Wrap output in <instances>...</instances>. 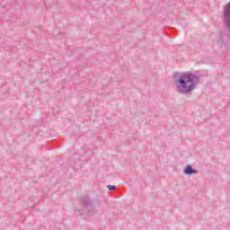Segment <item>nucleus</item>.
<instances>
[{"instance_id":"f257e3e1","label":"nucleus","mask_w":230,"mask_h":230,"mask_svg":"<svg viewBox=\"0 0 230 230\" xmlns=\"http://www.w3.org/2000/svg\"><path fill=\"white\" fill-rule=\"evenodd\" d=\"M200 82V77L191 73H183L179 75L175 81L177 92L180 94H190L197 89V85Z\"/></svg>"},{"instance_id":"7ed1b4c3","label":"nucleus","mask_w":230,"mask_h":230,"mask_svg":"<svg viewBox=\"0 0 230 230\" xmlns=\"http://www.w3.org/2000/svg\"><path fill=\"white\" fill-rule=\"evenodd\" d=\"M82 204L84 208H86V209H93V208H94V201L91 199L89 196L83 197Z\"/></svg>"},{"instance_id":"f03ea898","label":"nucleus","mask_w":230,"mask_h":230,"mask_svg":"<svg viewBox=\"0 0 230 230\" xmlns=\"http://www.w3.org/2000/svg\"><path fill=\"white\" fill-rule=\"evenodd\" d=\"M223 21L225 22V26L230 30V2L224 8Z\"/></svg>"},{"instance_id":"20e7f679","label":"nucleus","mask_w":230,"mask_h":230,"mask_svg":"<svg viewBox=\"0 0 230 230\" xmlns=\"http://www.w3.org/2000/svg\"><path fill=\"white\" fill-rule=\"evenodd\" d=\"M183 173L184 175H193V173H199V170H195L193 167H191V165L188 164L185 166Z\"/></svg>"},{"instance_id":"39448f33","label":"nucleus","mask_w":230,"mask_h":230,"mask_svg":"<svg viewBox=\"0 0 230 230\" xmlns=\"http://www.w3.org/2000/svg\"><path fill=\"white\" fill-rule=\"evenodd\" d=\"M107 188L110 190V191H114V190H116L115 185H108Z\"/></svg>"}]
</instances>
